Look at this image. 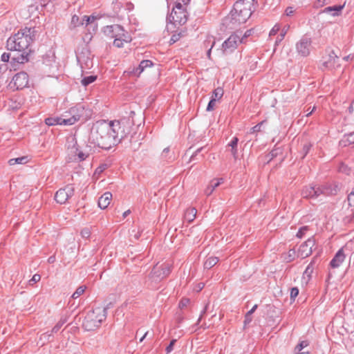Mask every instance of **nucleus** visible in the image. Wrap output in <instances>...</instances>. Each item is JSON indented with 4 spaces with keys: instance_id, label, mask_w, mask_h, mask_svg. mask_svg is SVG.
Returning a JSON list of instances; mask_svg holds the SVG:
<instances>
[{
    "instance_id": "nucleus-41",
    "label": "nucleus",
    "mask_w": 354,
    "mask_h": 354,
    "mask_svg": "<svg viewBox=\"0 0 354 354\" xmlns=\"http://www.w3.org/2000/svg\"><path fill=\"white\" fill-rule=\"evenodd\" d=\"M313 272V270L311 269V267H306V269L305 270L304 274H303V279L308 280L310 277L311 273Z\"/></svg>"
},
{
    "instance_id": "nucleus-15",
    "label": "nucleus",
    "mask_w": 354,
    "mask_h": 354,
    "mask_svg": "<svg viewBox=\"0 0 354 354\" xmlns=\"http://www.w3.org/2000/svg\"><path fill=\"white\" fill-rule=\"evenodd\" d=\"M116 38L113 41V45L118 48H122L124 44L130 43L132 40L131 35L122 28V32L115 35Z\"/></svg>"
},
{
    "instance_id": "nucleus-25",
    "label": "nucleus",
    "mask_w": 354,
    "mask_h": 354,
    "mask_svg": "<svg viewBox=\"0 0 354 354\" xmlns=\"http://www.w3.org/2000/svg\"><path fill=\"white\" fill-rule=\"evenodd\" d=\"M161 158L167 162H172L175 157L173 153L171 152L169 147H166L161 153Z\"/></svg>"
},
{
    "instance_id": "nucleus-12",
    "label": "nucleus",
    "mask_w": 354,
    "mask_h": 354,
    "mask_svg": "<svg viewBox=\"0 0 354 354\" xmlns=\"http://www.w3.org/2000/svg\"><path fill=\"white\" fill-rule=\"evenodd\" d=\"M311 44V38L308 35H304L296 45L298 53L303 57H307L310 52Z\"/></svg>"
},
{
    "instance_id": "nucleus-39",
    "label": "nucleus",
    "mask_w": 354,
    "mask_h": 354,
    "mask_svg": "<svg viewBox=\"0 0 354 354\" xmlns=\"http://www.w3.org/2000/svg\"><path fill=\"white\" fill-rule=\"evenodd\" d=\"M311 147H312V145L310 143H306L304 145L303 148H302V153H303L302 158H304L308 153Z\"/></svg>"
},
{
    "instance_id": "nucleus-4",
    "label": "nucleus",
    "mask_w": 354,
    "mask_h": 354,
    "mask_svg": "<svg viewBox=\"0 0 354 354\" xmlns=\"http://www.w3.org/2000/svg\"><path fill=\"white\" fill-rule=\"evenodd\" d=\"M111 305V304L110 303L106 307H97L92 311H89L83 322L84 329L91 331L99 328L101 323L105 320L106 311Z\"/></svg>"
},
{
    "instance_id": "nucleus-19",
    "label": "nucleus",
    "mask_w": 354,
    "mask_h": 354,
    "mask_svg": "<svg viewBox=\"0 0 354 354\" xmlns=\"http://www.w3.org/2000/svg\"><path fill=\"white\" fill-rule=\"evenodd\" d=\"M112 200V194L109 192H105L98 199V206L102 209H106Z\"/></svg>"
},
{
    "instance_id": "nucleus-32",
    "label": "nucleus",
    "mask_w": 354,
    "mask_h": 354,
    "mask_svg": "<svg viewBox=\"0 0 354 354\" xmlns=\"http://www.w3.org/2000/svg\"><path fill=\"white\" fill-rule=\"evenodd\" d=\"M309 230L310 227L307 225L300 227L296 234V236L299 239L303 238Z\"/></svg>"
},
{
    "instance_id": "nucleus-35",
    "label": "nucleus",
    "mask_w": 354,
    "mask_h": 354,
    "mask_svg": "<svg viewBox=\"0 0 354 354\" xmlns=\"http://www.w3.org/2000/svg\"><path fill=\"white\" fill-rule=\"evenodd\" d=\"M91 231L89 227H84L80 232V235L83 239H88L91 236Z\"/></svg>"
},
{
    "instance_id": "nucleus-59",
    "label": "nucleus",
    "mask_w": 354,
    "mask_h": 354,
    "mask_svg": "<svg viewBox=\"0 0 354 354\" xmlns=\"http://www.w3.org/2000/svg\"><path fill=\"white\" fill-rule=\"evenodd\" d=\"M252 322V315H249V314L246 313L245 316L244 323L245 324H249Z\"/></svg>"
},
{
    "instance_id": "nucleus-36",
    "label": "nucleus",
    "mask_w": 354,
    "mask_h": 354,
    "mask_svg": "<svg viewBox=\"0 0 354 354\" xmlns=\"http://www.w3.org/2000/svg\"><path fill=\"white\" fill-rule=\"evenodd\" d=\"M266 120H263L261 122L258 123L254 127H252L250 130V133H254L257 132H260L261 131L262 125L266 122Z\"/></svg>"
},
{
    "instance_id": "nucleus-49",
    "label": "nucleus",
    "mask_w": 354,
    "mask_h": 354,
    "mask_svg": "<svg viewBox=\"0 0 354 354\" xmlns=\"http://www.w3.org/2000/svg\"><path fill=\"white\" fill-rule=\"evenodd\" d=\"M326 3H328V2L325 1V0H317L314 3V7L316 8H318L322 7L323 6H324Z\"/></svg>"
},
{
    "instance_id": "nucleus-30",
    "label": "nucleus",
    "mask_w": 354,
    "mask_h": 354,
    "mask_svg": "<svg viewBox=\"0 0 354 354\" xmlns=\"http://www.w3.org/2000/svg\"><path fill=\"white\" fill-rule=\"evenodd\" d=\"M75 155L77 156V158H75V160L79 162L83 161L86 159L88 156V153H85L81 151H79L78 149H75Z\"/></svg>"
},
{
    "instance_id": "nucleus-62",
    "label": "nucleus",
    "mask_w": 354,
    "mask_h": 354,
    "mask_svg": "<svg viewBox=\"0 0 354 354\" xmlns=\"http://www.w3.org/2000/svg\"><path fill=\"white\" fill-rule=\"evenodd\" d=\"M191 0H177L176 2H180L182 6H184L185 8L189 3Z\"/></svg>"
},
{
    "instance_id": "nucleus-1",
    "label": "nucleus",
    "mask_w": 354,
    "mask_h": 354,
    "mask_svg": "<svg viewBox=\"0 0 354 354\" xmlns=\"http://www.w3.org/2000/svg\"><path fill=\"white\" fill-rule=\"evenodd\" d=\"M37 32L35 27H25L8 39L7 50L20 53L19 55L11 57L12 63L24 64L29 61V56L32 52L30 46L35 40Z\"/></svg>"
},
{
    "instance_id": "nucleus-22",
    "label": "nucleus",
    "mask_w": 354,
    "mask_h": 354,
    "mask_svg": "<svg viewBox=\"0 0 354 354\" xmlns=\"http://www.w3.org/2000/svg\"><path fill=\"white\" fill-rule=\"evenodd\" d=\"M197 209L195 207H189L186 209L184 214V218L189 223L194 221L196 216Z\"/></svg>"
},
{
    "instance_id": "nucleus-7",
    "label": "nucleus",
    "mask_w": 354,
    "mask_h": 354,
    "mask_svg": "<svg viewBox=\"0 0 354 354\" xmlns=\"http://www.w3.org/2000/svg\"><path fill=\"white\" fill-rule=\"evenodd\" d=\"M167 21L175 26L185 24L187 21L186 8L180 2H176L170 15L167 17Z\"/></svg>"
},
{
    "instance_id": "nucleus-55",
    "label": "nucleus",
    "mask_w": 354,
    "mask_h": 354,
    "mask_svg": "<svg viewBox=\"0 0 354 354\" xmlns=\"http://www.w3.org/2000/svg\"><path fill=\"white\" fill-rule=\"evenodd\" d=\"M7 66L6 64L0 66V80L3 79V73H1V71L3 70L5 72L7 71Z\"/></svg>"
},
{
    "instance_id": "nucleus-51",
    "label": "nucleus",
    "mask_w": 354,
    "mask_h": 354,
    "mask_svg": "<svg viewBox=\"0 0 354 354\" xmlns=\"http://www.w3.org/2000/svg\"><path fill=\"white\" fill-rule=\"evenodd\" d=\"M348 205L350 207H354V194H349L347 197Z\"/></svg>"
},
{
    "instance_id": "nucleus-38",
    "label": "nucleus",
    "mask_w": 354,
    "mask_h": 354,
    "mask_svg": "<svg viewBox=\"0 0 354 354\" xmlns=\"http://www.w3.org/2000/svg\"><path fill=\"white\" fill-rule=\"evenodd\" d=\"M308 345V342L307 341H301L295 348V352L301 351L305 347Z\"/></svg>"
},
{
    "instance_id": "nucleus-47",
    "label": "nucleus",
    "mask_w": 354,
    "mask_h": 354,
    "mask_svg": "<svg viewBox=\"0 0 354 354\" xmlns=\"http://www.w3.org/2000/svg\"><path fill=\"white\" fill-rule=\"evenodd\" d=\"M64 324V321H60L55 326L54 328L52 329V333H57L59 329L61 328V327L62 326V325Z\"/></svg>"
},
{
    "instance_id": "nucleus-60",
    "label": "nucleus",
    "mask_w": 354,
    "mask_h": 354,
    "mask_svg": "<svg viewBox=\"0 0 354 354\" xmlns=\"http://www.w3.org/2000/svg\"><path fill=\"white\" fill-rule=\"evenodd\" d=\"M204 286L205 285L203 283H199L194 288V290L196 292H200L204 288Z\"/></svg>"
},
{
    "instance_id": "nucleus-31",
    "label": "nucleus",
    "mask_w": 354,
    "mask_h": 354,
    "mask_svg": "<svg viewBox=\"0 0 354 354\" xmlns=\"http://www.w3.org/2000/svg\"><path fill=\"white\" fill-rule=\"evenodd\" d=\"M218 258L216 257H209L204 263V266H216L218 263Z\"/></svg>"
},
{
    "instance_id": "nucleus-61",
    "label": "nucleus",
    "mask_w": 354,
    "mask_h": 354,
    "mask_svg": "<svg viewBox=\"0 0 354 354\" xmlns=\"http://www.w3.org/2000/svg\"><path fill=\"white\" fill-rule=\"evenodd\" d=\"M215 40L214 39L213 41H212V46H211V48L208 50L207 53V56L209 59H211V51H212V48L215 45Z\"/></svg>"
},
{
    "instance_id": "nucleus-10",
    "label": "nucleus",
    "mask_w": 354,
    "mask_h": 354,
    "mask_svg": "<svg viewBox=\"0 0 354 354\" xmlns=\"http://www.w3.org/2000/svg\"><path fill=\"white\" fill-rule=\"evenodd\" d=\"M74 186L72 184H68L57 191L55 200L59 204H65L74 195Z\"/></svg>"
},
{
    "instance_id": "nucleus-53",
    "label": "nucleus",
    "mask_w": 354,
    "mask_h": 354,
    "mask_svg": "<svg viewBox=\"0 0 354 354\" xmlns=\"http://www.w3.org/2000/svg\"><path fill=\"white\" fill-rule=\"evenodd\" d=\"M79 20H80V19H79V17H78V16H77V15H73V16L72 17L71 23H72L75 26H78V25L81 24H80L81 22H79Z\"/></svg>"
},
{
    "instance_id": "nucleus-6",
    "label": "nucleus",
    "mask_w": 354,
    "mask_h": 354,
    "mask_svg": "<svg viewBox=\"0 0 354 354\" xmlns=\"http://www.w3.org/2000/svg\"><path fill=\"white\" fill-rule=\"evenodd\" d=\"M336 192L330 185H309L306 186L301 191V195L305 198H317L321 195L329 196Z\"/></svg>"
},
{
    "instance_id": "nucleus-46",
    "label": "nucleus",
    "mask_w": 354,
    "mask_h": 354,
    "mask_svg": "<svg viewBox=\"0 0 354 354\" xmlns=\"http://www.w3.org/2000/svg\"><path fill=\"white\" fill-rule=\"evenodd\" d=\"M299 295V289L296 287L291 288L290 290V299L295 300V299Z\"/></svg>"
},
{
    "instance_id": "nucleus-42",
    "label": "nucleus",
    "mask_w": 354,
    "mask_h": 354,
    "mask_svg": "<svg viewBox=\"0 0 354 354\" xmlns=\"http://www.w3.org/2000/svg\"><path fill=\"white\" fill-rule=\"evenodd\" d=\"M252 32H253V29L247 30L245 32L244 35H242V32L239 31V34L241 33V39L243 40V43L244 42V39H246L247 37H250Z\"/></svg>"
},
{
    "instance_id": "nucleus-50",
    "label": "nucleus",
    "mask_w": 354,
    "mask_h": 354,
    "mask_svg": "<svg viewBox=\"0 0 354 354\" xmlns=\"http://www.w3.org/2000/svg\"><path fill=\"white\" fill-rule=\"evenodd\" d=\"M176 339H172L170 342V344H169V346L166 348V352H167V354H169V353H171L173 349H174V346L176 343Z\"/></svg>"
},
{
    "instance_id": "nucleus-28",
    "label": "nucleus",
    "mask_w": 354,
    "mask_h": 354,
    "mask_svg": "<svg viewBox=\"0 0 354 354\" xmlns=\"http://www.w3.org/2000/svg\"><path fill=\"white\" fill-rule=\"evenodd\" d=\"M223 89L221 87H218L212 92L211 98L215 100H220L223 95Z\"/></svg>"
},
{
    "instance_id": "nucleus-52",
    "label": "nucleus",
    "mask_w": 354,
    "mask_h": 354,
    "mask_svg": "<svg viewBox=\"0 0 354 354\" xmlns=\"http://www.w3.org/2000/svg\"><path fill=\"white\" fill-rule=\"evenodd\" d=\"M11 57L10 53H3L1 55V61L3 62H8L10 58Z\"/></svg>"
},
{
    "instance_id": "nucleus-18",
    "label": "nucleus",
    "mask_w": 354,
    "mask_h": 354,
    "mask_svg": "<svg viewBox=\"0 0 354 354\" xmlns=\"http://www.w3.org/2000/svg\"><path fill=\"white\" fill-rule=\"evenodd\" d=\"M122 28L123 27L120 25L113 24L104 27L103 32L106 36L115 39L116 38L115 35H120V32H122Z\"/></svg>"
},
{
    "instance_id": "nucleus-63",
    "label": "nucleus",
    "mask_w": 354,
    "mask_h": 354,
    "mask_svg": "<svg viewBox=\"0 0 354 354\" xmlns=\"http://www.w3.org/2000/svg\"><path fill=\"white\" fill-rule=\"evenodd\" d=\"M286 12L288 16L291 15L292 13L293 12L292 8H291V7L287 8L286 10Z\"/></svg>"
},
{
    "instance_id": "nucleus-26",
    "label": "nucleus",
    "mask_w": 354,
    "mask_h": 354,
    "mask_svg": "<svg viewBox=\"0 0 354 354\" xmlns=\"http://www.w3.org/2000/svg\"><path fill=\"white\" fill-rule=\"evenodd\" d=\"M344 4L339 5V6H329V7L326 8L324 10V12H327L328 13V12H330L332 11H334L335 12L333 13V16H338V15H339L341 11L344 8Z\"/></svg>"
},
{
    "instance_id": "nucleus-16",
    "label": "nucleus",
    "mask_w": 354,
    "mask_h": 354,
    "mask_svg": "<svg viewBox=\"0 0 354 354\" xmlns=\"http://www.w3.org/2000/svg\"><path fill=\"white\" fill-rule=\"evenodd\" d=\"M71 120H67V115H63L60 117H49L45 119V123L48 126L65 125L70 126Z\"/></svg>"
},
{
    "instance_id": "nucleus-13",
    "label": "nucleus",
    "mask_w": 354,
    "mask_h": 354,
    "mask_svg": "<svg viewBox=\"0 0 354 354\" xmlns=\"http://www.w3.org/2000/svg\"><path fill=\"white\" fill-rule=\"evenodd\" d=\"M315 240L311 237L309 238L306 241L303 243L300 246L297 252V257L301 259H304L311 254L313 252V248L315 246Z\"/></svg>"
},
{
    "instance_id": "nucleus-45",
    "label": "nucleus",
    "mask_w": 354,
    "mask_h": 354,
    "mask_svg": "<svg viewBox=\"0 0 354 354\" xmlns=\"http://www.w3.org/2000/svg\"><path fill=\"white\" fill-rule=\"evenodd\" d=\"M180 37H181L180 33H176V34L172 35V36L171 37V39L169 40L170 44H173L176 43L177 41H178L180 39Z\"/></svg>"
},
{
    "instance_id": "nucleus-40",
    "label": "nucleus",
    "mask_w": 354,
    "mask_h": 354,
    "mask_svg": "<svg viewBox=\"0 0 354 354\" xmlns=\"http://www.w3.org/2000/svg\"><path fill=\"white\" fill-rule=\"evenodd\" d=\"M223 182V179L222 178H220V179H214L213 180L211 181L209 185L212 187V188L214 190L215 188H216L217 187H218L221 183Z\"/></svg>"
},
{
    "instance_id": "nucleus-48",
    "label": "nucleus",
    "mask_w": 354,
    "mask_h": 354,
    "mask_svg": "<svg viewBox=\"0 0 354 354\" xmlns=\"http://www.w3.org/2000/svg\"><path fill=\"white\" fill-rule=\"evenodd\" d=\"M41 279V276L38 274H35L32 276V279L29 281L30 285H32L35 283L38 282Z\"/></svg>"
},
{
    "instance_id": "nucleus-20",
    "label": "nucleus",
    "mask_w": 354,
    "mask_h": 354,
    "mask_svg": "<svg viewBox=\"0 0 354 354\" xmlns=\"http://www.w3.org/2000/svg\"><path fill=\"white\" fill-rule=\"evenodd\" d=\"M345 257L346 255L344 252V249H339L333 259L330 261L329 266H339V264L344 261Z\"/></svg>"
},
{
    "instance_id": "nucleus-27",
    "label": "nucleus",
    "mask_w": 354,
    "mask_h": 354,
    "mask_svg": "<svg viewBox=\"0 0 354 354\" xmlns=\"http://www.w3.org/2000/svg\"><path fill=\"white\" fill-rule=\"evenodd\" d=\"M28 162V156H21L16 158L10 159L8 161V164L10 165H15L17 164L24 165Z\"/></svg>"
},
{
    "instance_id": "nucleus-54",
    "label": "nucleus",
    "mask_w": 354,
    "mask_h": 354,
    "mask_svg": "<svg viewBox=\"0 0 354 354\" xmlns=\"http://www.w3.org/2000/svg\"><path fill=\"white\" fill-rule=\"evenodd\" d=\"M279 150V149H274L273 150H272L270 153H269V156H270V160H272V158H274V157H276L277 155H278V151Z\"/></svg>"
},
{
    "instance_id": "nucleus-33",
    "label": "nucleus",
    "mask_w": 354,
    "mask_h": 354,
    "mask_svg": "<svg viewBox=\"0 0 354 354\" xmlns=\"http://www.w3.org/2000/svg\"><path fill=\"white\" fill-rule=\"evenodd\" d=\"M95 80H96V76H94V75L87 76V77H84L82 80V85L86 86L89 85L90 84L93 83Z\"/></svg>"
},
{
    "instance_id": "nucleus-24",
    "label": "nucleus",
    "mask_w": 354,
    "mask_h": 354,
    "mask_svg": "<svg viewBox=\"0 0 354 354\" xmlns=\"http://www.w3.org/2000/svg\"><path fill=\"white\" fill-rule=\"evenodd\" d=\"M239 139L237 137L232 138V140L229 142L228 146L231 147V153L233 157L236 159L238 156V145Z\"/></svg>"
},
{
    "instance_id": "nucleus-14",
    "label": "nucleus",
    "mask_w": 354,
    "mask_h": 354,
    "mask_svg": "<svg viewBox=\"0 0 354 354\" xmlns=\"http://www.w3.org/2000/svg\"><path fill=\"white\" fill-rule=\"evenodd\" d=\"M153 65V63L152 61L149 59L142 60L138 67L133 68L132 69L129 68L128 71H124V75H129V76H136L139 77V75L141 74L143 71L147 68L152 66Z\"/></svg>"
},
{
    "instance_id": "nucleus-56",
    "label": "nucleus",
    "mask_w": 354,
    "mask_h": 354,
    "mask_svg": "<svg viewBox=\"0 0 354 354\" xmlns=\"http://www.w3.org/2000/svg\"><path fill=\"white\" fill-rule=\"evenodd\" d=\"M189 300L188 299H182L179 304V306L180 308H183L185 306H186L187 305V304L189 303Z\"/></svg>"
},
{
    "instance_id": "nucleus-3",
    "label": "nucleus",
    "mask_w": 354,
    "mask_h": 354,
    "mask_svg": "<svg viewBox=\"0 0 354 354\" xmlns=\"http://www.w3.org/2000/svg\"><path fill=\"white\" fill-rule=\"evenodd\" d=\"M252 13L251 3L249 1H237L234 5L230 16L227 19V26L230 29H236L241 24L245 23Z\"/></svg>"
},
{
    "instance_id": "nucleus-23",
    "label": "nucleus",
    "mask_w": 354,
    "mask_h": 354,
    "mask_svg": "<svg viewBox=\"0 0 354 354\" xmlns=\"http://www.w3.org/2000/svg\"><path fill=\"white\" fill-rule=\"evenodd\" d=\"M339 59L338 56L335 55L333 50H331L328 54V60L323 63V66L326 68L334 67L336 60Z\"/></svg>"
},
{
    "instance_id": "nucleus-17",
    "label": "nucleus",
    "mask_w": 354,
    "mask_h": 354,
    "mask_svg": "<svg viewBox=\"0 0 354 354\" xmlns=\"http://www.w3.org/2000/svg\"><path fill=\"white\" fill-rule=\"evenodd\" d=\"M170 272L169 267H153L151 274L153 280L165 278Z\"/></svg>"
},
{
    "instance_id": "nucleus-2",
    "label": "nucleus",
    "mask_w": 354,
    "mask_h": 354,
    "mask_svg": "<svg viewBox=\"0 0 354 354\" xmlns=\"http://www.w3.org/2000/svg\"><path fill=\"white\" fill-rule=\"evenodd\" d=\"M89 140L98 147L105 150L115 146V140L109 122L106 120L96 122L91 129Z\"/></svg>"
},
{
    "instance_id": "nucleus-37",
    "label": "nucleus",
    "mask_w": 354,
    "mask_h": 354,
    "mask_svg": "<svg viewBox=\"0 0 354 354\" xmlns=\"http://www.w3.org/2000/svg\"><path fill=\"white\" fill-rule=\"evenodd\" d=\"M77 61L79 62H85V64L86 65V66H89L90 65L92 64V61L91 59L87 57L86 59L84 57L82 56L81 55H79L77 56Z\"/></svg>"
},
{
    "instance_id": "nucleus-44",
    "label": "nucleus",
    "mask_w": 354,
    "mask_h": 354,
    "mask_svg": "<svg viewBox=\"0 0 354 354\" xmlns=\"http://www.w3.org/2000/svg\"><path fill=\"white\" fill-rule=\"evenodd\" d=\"M206 149V147H200L198 148L193 154L192 156L190 157V161H192V160H194L196 159V157L197 156V155L201 153V152H203L205 151V149Z\"/></svg>"
},
{
    "instance_id": "nucleus-8",
    "label": "nucleus",
    "mask_w": 354,
    "mask_h": 354,
    "mask_svg": "<svg viewBox=\"0 0 354 354\" xmlns=\"http://www.w3.org/2000/svg\"><path fill=\"white\" fill-rule=\"evenodd\" d=\"M243 43L241 39V33L239 30L232 33L223 44L221 46L222 53L225 55L231 54L238 47L239 44Z\"/></svg>"
},
{
    "instance_id": "nucleus-11",
    "label": "nucleus",
    "mask_w": 354,
    "mask_h": 354,
    "mask_svg": "<svg viewBox=\"0 0 354 354\" xmlns=\"http://www.w3.org/2000/svg\"><path fill=\"white\" fill-rule=\"evenodd\" d=\"M86 110L83 105L77 104L70 109L69 113L71 117H67V120H71L70 125L75 124L78 120H86L87 115H85Z\"/></svg>"
},
{
    "instance_id": "nucleus-43",
    "label": "nucleus",
    "mask_w": 354,
    "mask_h": 354,
    "mask_svg": "<svg viewBox=\"0 0 354 354\" xmlns=\"http://www.w3.org/2000/svg\"><path fill=\"white\" fill-rule=\"evenodd\" d=\"M216 101L214 99L211 98L206 109L207 111H212L214 109Z\"/></svg>"
},
{
    "instance_id": "nucleus-57",
    "label": "nucleus",
    "mask_w": 354,
    "mask_h": 354,
    "mask_svg": "<svg viewBox=\"0 0 354 354\" xmlns=\"http://www.w3.org/2000/svg\"><path fill=\"white\" fill-rule=\"evenodd\" d=\"M279 30V27L277 26H274V28L270 32V36L276 35Z\"/></svg>"
},
{
    "instance_id": "nucleus-58",
    "label": "nucleus",
    "mask_w": 354,
    "mask_h": 354,
    "mask_svg": "<svg viewBox=\"0 0 354 354\" xmlns=\"http://www.w3.org/2000/svg\"><path fill=\"white\" fill-rule=\"evenodd\" d=\"M214 192V189L212 188V187L210 185H209L206 189L205 190V194L207 195V196H209L212 194V192Z\"/></svg>"
},
{
    "instance_id": "nucleus-9",
    "label": "nucleus",
    "mask_w": 354,
    "mask_h": 354,
    "mask_svg": "<svg viewBox=\"0 0 354 354\" xmlns=\"http://www.w3.org/2000/svg\"><path fill=\"white\" fill-rule=\"evenodd\" d=\"M28 75L26 72H19L13 76L8 87L12 91L21 90L28 86Z\"/></svg>"
},
{
    "instance_id": "nucleus-5",
    "label": "nucleus",
    "mask_w": 354,
    "mask_h": 354,
    "mask_svg": "<svg viewBox=\"0 0 354 354\" xmlns=\"http://www.w3.org/2000/svg\"><path fill=\"white\" fill-rule=\"evenodd\" d=\"M111 129L115 140V145L125 139L131 131L133 123L129 119L122 118L120 120L109 122Z\"/></svg>"
},
{
    "instance_id": "nucleus-21",
    "label": "nucleus",
    "mask_w": 354,
    "mask_h": 354,
    "mask_svg": "<svg viewBox=\"0 0 354 354\" xmlns=\"http://www.w3.org/2000/svg\"><path fill=\"white\" fill-rule=\"evenodd\" d=\"M97 19V17L91 15V16H86L84 15L82 19V21L80 23L81 25L85 24L86 26H91L93 27V30L95 31L97 28V25L95 23V21Z\"/></svg>"
},
{
    "instance_id": "nucleus-29",
    "label": "nucleus",
    "mask_w": 354,
    "mask_h": 354,
    "mask_svg": "<svg viewBox=\"0 0 354 354\" xmlns=\"http://www.w3.org/2000/svg\"><path fill=\"white\" fill-rule=\"evenodd\" d=\"M86 289V286H81L78 287L75 291V292L72 295V298L75 299H77L79 297L83 295Z\"/></svg>"
},
{
    "instance_id": "nucleus-34",
    "label": "nucleus",
    "mask_w": 354,
    "mask_h": 354,
    "mask_svg": "<svg viewBox=\"0 0 354 354\" xmlns=\"http://www.w3.org/2000/svg\"><path fill=\"white\" fill-rule=\"evenodd\" d=\"M296 252L294 249H291L288 251V253L284 255V259L287 262H290L295 259Z\"/></svg>"
},
{
    "instance_id": "nucleus-64",
    "label": "nucleus",
    "mask_w": 354,
    "mask_h": 354,
    "mask_svg": "<svg viewBox=\"0 0 354 354\" xmlns=\"http://www.w3.org/2000/svg\"><path fill=\"white\" fill-rule=\"evenodd\" d=\"M257 308V305L256 304L247 313L249 314V315H252L254 313V312L256 310Z\"/></svg>"
}]
</instances>
